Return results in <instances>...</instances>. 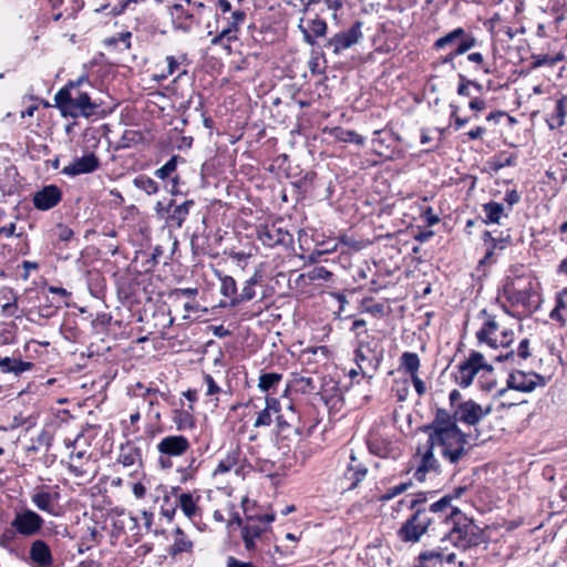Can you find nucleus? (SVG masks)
Masks as SVG:
<instances>
[{
    "label": "nucleus",
    "instance_id": "774afa93",
    "mask_svg": "<svg viewBox=\"0 0 567 567\" xmlns=\"http://www.w3.org/2000/svg\"><path fill=\"white\" fill-rule=\"evenodd\" d=\"M226 567H256V566L250 561H243L233 556H229L227 558Z\"/></svg>",
    "mask_w": 567,
    "mask_h": 567
},
{
    "label": "nucleus",
    "instance_id": "b1692460",
    "mask_svg": "<svg viewBox=\"0 0 567 567\" xmlns=\"http://www.w3.org/2000/svg\"><path fill=\"white\" fill-rule=\"evenodd\" d=\"M435 447L432 446L431 443L426 442V449L421 456V462L414 472V478L419 482H424L427 473H439L440 464L436 457L434 456L433 450Z\"/></svg>",
    "mask_w": 567,
    "mask_h": 567
},
{
    "label": "nucleus",
    "instance_id": "473e14b6",
    "mask_svg": "<svg viewBox=\"0 0 567 567\" xmlns=\"http://www.w3.org/2000/svg\"><path fill=\"white\" fill-rule=\"evenodd\" d=\"M246 17L247 14L244 10L235 9L231 11L229 17L224 19L227 22V25L223 30L238 40L237 33L239 32L241 24L245 22Z\"/></svg>",
    "mask_w": 567,
    "mask_h": 567
},
{
    "label": "nucleus",
    "instance_id": "f257e3e1",
    "mask_svg": "<svg viewBox=\"0 0 567 567\" xmlns=\"http://www.w3.org/2000/svg\"><path fill=\"white\" fill-rule=\"evenodd\" d=\"M83 82H87V78L82 76L78 81H70L55 94L56 106L64 115L73 118L102 115L101 105L93 101L86 92L79 90Z\"/></svg>",
    "mask_w": 567,
    "mask_h": 567
},
{
    "label": "nucleus",
    "instance_id": "f03ea898",
    "mask_svg": "<svg viewBox=\"0 0 567 567\" xmlns=\"http://www.w3.org/2000/svg\"><path fill=\"white\" fill-rule=\"evenodd\" d=\"M427 443H431L434 447H440L442 456L451 464H457L468 454L466 435L460 427L430 434Z\"/></svg>",
    "mask_w": 567,
    "mask_h": 567
},
{
    "label": "nucleus",
    "instance_id": "a18cd8bd",
    "mask_svg": "<svg viewBox=\"0 0 567 567\" xmlns=\"http://www.w3.org/2000/svg\"><path fill=\"white\" fill-rule=\"evenodd\" d=\"M485 246V254H484V257L482 259H480L478 261V265H477V270L478 271H485V268L493 265L495 261H496V258H495V249L497 247H499L498 245H496L495 243H492L491 244H484Z\"/></svg>",
    "mask_w": 567,
    "mask_h": 567
},
{
    "label": "nucleus",
    "instance_id": "4d7b16f0",
    "mask_svg": "<svg viewBox=\"0 0 567 567\" xmlns=\"http://www.w3.org/2000/svg\"><path fill=\"white\" fill-rule=\"evenodd\" d=\"M54 236L63 243H66L72 239L73 237V230L64 225H56V227L53 230Z\"/></svg>",
    "mask_w": 567,
    "mask_h": 567
},
{
    "label": "nucleus",
    "instance_id": "0e129e2a",
    "mask_svg": "<svg viewBox=\"0 0 567 567\" xmlns=\"http://www.w3.org/2000/svg\"><path fill=\"white\" fill-rule=\"evenodd\" d=\"M205 383L207 385V395H215L220 392V388L215 382L214 378L210 374H205L204 377Z\"/></svg>",
    "mask_w": 567,
    "mask_h": 567
},
{
    "label": "nucleus",
    "instance_id": "4be33fe9",
    "mask_svg": "<svg viewBox=\"0 0 567 567\" xmlns=\"http://www.w3.org/2000/svg\"><path fill=\"white\" fill-rule=\"evenodd\" d=\"M117 461L124 467L132 468L131 473H135L142 466V451L132 442L122 444Z\"/></svg>",
    "mask_w": 567,
    "mask_h": 567
},
{
    "label": "nucleus",
    "instance_id": "864d4df0",
    "mask_svg": "<svg viewBox=\"0 0 567 567\" xmlns=\"http://www.w3.org/2000/svg\"><path fill=\"white\" fill-rule=\"evenodd\" d=\"M467 61L475 64V70H482L485 74H489L492 71L489 66L485 63V59L482 53L473 52L467 54Z\"/></svg>",
    "mask_w": 567,
    "mask_h": 567
},
{
    "label": "nucleus",
    "instance_id": "6e6552de",
    "mask_svg": "<svg viewBox=\"0 0 567 567\" xmlns=\"http://www.w3.org/2000/svg\"><path fill=\"white\" fill-rule=\"evenodd\" d=\"M257 237L267 247L278 245L288 246L292 244V234L282 217L276 218L271 223L261 225L257 229Z\"/></svg>",
    "mask_w": 567,
    "mask_h": 567
},
{
    "label": "nucleus",
    "instance_id": "bf43d9fd",
    "mask_svg": "<svg viewBox=\"0 0 567 567\" xmlns=\"http://www.w3.org/2000/svg\"><path fill=\"white\" fill-rule=\"evenodd\" d=\"M177 504H171L169 497L165 496L163 499V505L161 507V514L166 517L168 520H172L176 513Z\"/></svg>",
    "mask_w": 567,
    "mask_h": 567
},
{
    "label": "nucleus",
    "instance_id": "052dcab7",
    "mask_svg": "<svg viewBox=\"0 0 567 567\" xmlns=\"http://www.w3.org/2000/svg\"><path fill=\"white\" fill-rule=\"evenodd\" d=\"M458 80L457 94L461 96H471L472 80L466 79L463 74H458Z\"/></svg>",
    "mask_w": 567,
    "mask_h": 567
},
{
    "label": "nucleus",
    "instance_id": "2f4dec72",
    "mask_svg": "<svg viewBox=\"0 0 567 567\" xmlns=\"http://www.w3.org/2000/svg\"><path fill=\"white\" fill-rule=\"evenodd\" d=\"M189 410H174L172 420L178 431L190 430L195 425L194 416L190 411H193V405L189 404Z\"/></svg>",
    "mask_w": 567,
    "mask_h": 567
},
{
    "label": "nucleus",
    "instance_id": "f704fd0d",
    "mask_svg": "<svg viewBox=\"0 0 567 567\" xmlns=\"http://www.w3.org/2000/svg\"><path fill=\"white\" fill-rule=\"evenodd\" d=\"M257 282H258L257 275H254L251 278H249L245 282V286L243 287L241 292L239 295L237 293V296L230 300V306L235 307L241 302L249 301V300L254 299L256 296L255 286L257 285Z\"/></svg>",
    "mask_w": 567,
    "mask_h": 567
},
{
    "label": "nucleus",
    "instance_id": "c03bdc74",
    "mask_svg": "<svg viewBox=\"0 0 567 567\" xmlns=\"http://www.w3.org/2000/svg\"><path fill=\"white\" fill-rule=\"evenodd\" d=\"M237 41L236 38L230 35L225 30H221L219 33L214 35L210 40L212 47H221L224 50L227 51L228 54L231 53V42Z\"/></svg>",
    "mask_w": 567,
    "mask_h": 567
},
{
    "label": "nucleus",
    "instance_id": "4c0bfd02",
    "mask_svg": "<svg viewBox=\"0 0 567 567\" xmlns=\"http://www.w3.org/2000/svg\"><path fill=\"white\" fill-rule=\"evenodd\" d=\"M401 368L405 371V373L413 375L419 372L420 369V358L415 352H403L401 358Z\"/></svg>",
    "mask_w": 567,
    "mask_h": 567
},
{
    "label": "nucleus",
    "instance_id": "37998d69",
    "mask_svg": "<svg viewBox=\"0 0 567 567\" xmlns=\"http://www.w3.org/2000/svg\"><path fill=\"white\" fill-rule=\"evenodd\" d=\"M199 465L200 463L197 461V458L192 456L188 460V464L186 466H182L177 470L181 476V482L186 483L187 481L194 480Z\"/></svg>",
    "mask_w": 567,
    "mask_h": 567
},
{
    "label": "nucleus",
    "instance_id": "aec40b11",
    "mask_svg": "<svg viewBox=\"0 0 567 567\" xmlns=\"http://www.w3.org/2000/svg\"><path fill=\"white\" fill-rule=\"evenodd\" d=\"M34 369V363L24 361L21 357H8L0 354V374H12L16 378Z\"/></svg>",
    "mask_w": 567,
    "mask_h": 567
},
{
    "label": "nucleus",
    "instance_id": "cd10ccee",
    "mask_svg": "<svg viewBox=\"0 0 567 567\" xmlns=\"http://www.w3.org/2000/svg\"><path fill=\"white\" fill-rule=\"evenodd\" d=\"M174 542L168 548V554L173 557L182 553H190L193 543L181 527H176L173 533Z\"/></svg>",
    "mask_w": 567,
    "mask_h": 567
},
{
    "label": "nucleus",
    "instance_id": "9d476101",
    "mask_svg": "<svg viewBox=\"0 0 567 567\" xmlns=\"http://www.w3.org/2000/svg\"><path fill=\"white\" fill-rule=\"evenodd\" d=\"M431 519L427 518L425 507H417L416 511L408 518L400 529L398 536L402 542L416 543L430 529Z\"/></svg>",
    "mask_w": 567,
    "mask_h": 567
},
{
    "label": "nucleus",
    "instance_id": "58836bf2",
    "mask_svg": "<svg viewBox=\"0 0 567 567\" xmlns=\"http://www.w3.org/2000/svg\"><path fill=\"white\" fill-rule=\"evenodd\" d=\"M238 458H239L238 450H234V451L229 452L226 455V457L221 458L218 462L216 468L214 470V475L225 474V473L230 472L237 465Z\"/></svg>",
    "mask_w": 567,
    "mask_h": 567
},
{
    "label": "nucleus",
    "instance_id": "6e6d98bb",
    "mask_svg": "<svg viewBox=\"0 0 567 567\" xmlns=\"http://www.w3.org/2000/svg\"><path fill=\"white\" fill-rule=\"evenodd\" d=\"M135 184L137 187L145 190L147 194H153L157 190V184L150 177H138L135 179Z\"/></svg>",
    "mask_w": 567,
    "mask_h": 567
},
{
    "label": "nucleus",
    "instance_id": "49530a36",
    "mask_svg": "<svg viewBox=\"0 0 567 567\" xmlns=\"http://www.w3.org/2000/svg\"><path fill=\"white\" fill-rule=\"evenodd\" d=\"M509 239V235L504 236L503 231L497 229H488L483 233L484 244L495 243L499 246V249L505 248V243Z\"/></svg>",
    "mask_w": 567,
    "mask_h": 567
},
{
    "label": "nucleus",
    "instance_id": "c9c22d12",
    "mask_svg": "<svg viewBox=\"0 0 567 567\" xmlns=\"http://www.w3.org/2000/svg\"><path fill=\"white\" fill-rule=\"evenodd\" d=\"M318 7L319 12L329 10L337 11L342 7L341 0H308L305 7L306 12L316 11Z\"/></svg>",
    "mask_w": 567,
    "mask_h": 567
},
{
    "label": "nucleus",
    "instance_id": "2eb2a0df",
    "mask_svg": "<svg viewBox=\"0 0 567 567\" xmlns=\"http://www.w3.org/2000/svg\"><path fill=\"white\" fill-rule=\"evenodd\" d=\"M567 104V97L554 99L551 96L544 97L540 107L534 111V116L542 113L550 130L558 128L564 125Z\"/></svg>",
    "mask_w": 567,
    "mask_h": 567
},
{
    "label": "nucleus",
    "instance_id": "a211bd4d",
    "mask_svg": "<svg viewBox=\"0 0 567 567\" xmlns=\"http://www.w3.org/2000/svg\"><path fill=\"white\" fill-rule=\"evenodd\" d=\"M181 491L179 487L173 488V494L176 497V504L177 507L181 508L183 514L189 519L194 520L197 517H200V508L198 506V502L200 499V496L198 494L189 493V492H183L178 493Z\"/></svg>",
    "mask_w": 567,
    "mask_h": 567
},
{
    "label": "nucleus",
    "instance_id": "72a5a7b5",
    "mask_svg": "<svg viewBox=\"0 0 567 567\" xmlns=\"http://www.w3.org/2000/svg\"><path fill=\"white\" fill-rule=\"evenodd\" d=\"M507 386L512 390H517L520 392H530L532 379H528L526 373L522 371H516L509 374L507 380Z\"/></svg>",
    "mask_w": 567,
    "mask_h": 567
},
{
    "label": "nucleus",
    "instance_id": "412c9836",
    "mask_svg": "<svg viewBox=\"0 0 567 567\" xmlns=\"http://www.w3.org/2000/svg\"><path fill=\"white\" fill-rule=\"evenodd\" d=\"M61 190L55 185H48L33 196V204L40 210L53 208L61 200Z\"/></svg>",
    "mask_w": 567,
    "mask_h": 567
},
{
    "label": "nucleus",
    "instance_id": "680f3d73",
    "mask_svg": "<svg viewBox=\"0 0 567 567\" xmlns=\"http://www.w3.org/2000/svg\"><path fill=\"white\" fill-rule=\"evenodd\" d=\"M426 501H427V494L426 493H420V494L413 496L408 502V507L410 509L416 511L417 507H425L424 504L426 503Z\"/></svg>",
    "mask_w": 567,
    "mask_h": 567
},
{
    "label": "nucleus",
    "instance_id": "6ab92c4d",
    "mask_svg": "<svg viewBox=\"0 0 567 567\" xmlns=\"http://www.w3.org/2000/svg\"><path fill=\"white\" fill-rule=\"evenodd\" d=\"M29 559L33 567H53L54 558L50 546L42 539H35L29 548Z\"/></svg>",
    "mask_w": 567,
    "mask_h": 567
},
{
    "label": "nucleus",
    "instance_id": "7ed1b4c3",
    "mask_svg": "<svg viewBox=\"0 0 567 567\" xmlns=\"http://www.w3.org/2000/svg\"><path fill=\"white\" fill-rule=\"evenodd\" d=\"M275 520L274 513L259 516H247L241 528V538L247 551L259 553L270 533V523Z\"/></svg>",
    "mask_w": 567,
    "mask_h": 567
},
{
    "label": "nucleus",
    "instance_id": "39448f33",
    "mask_svg": "<svg viewBox=\"0 0 567 567\" xmlns=\"http://www.w3.org/2000/svg\"><path fill=\"white\" fill-rule=\"evenodd\" d=\"M206 4L197 0H183L169 9L172 23L176 30L188 33L198 27L206 10Z\"/></svg>",
    "mask_w": 567,
    "mask_h": 567
},
{
    "label": "nucleus",
    "instance_id": "c756f323",
    "mask_svg": "<svg viewBox=\"0 0 567 567\" xmlns=\"http://www.w3.org/2000/svg\"><path fill=\"white\" fill-rule=\"evenodd\" d=\"M276 421L280 433H285L287 430H293L295 433L299 434L301 431L299 416L296 414L292 406H289L288 414H278Z\"/></svg>",
    "mask_w": 567,
    "mask_h": 567
},
{
    "label": "nucleus",
    "instance_id": "5701e85b",
    "mask_svg": "<svg viewBox=\"0 0 567 567\" xmlns=\"http://www.w3.org/2000/svg\"><path fill=\"white\" fill-rule=\"evenodd\" d=\"M99 158L93 153H91L80 158H75L71 164L65 166L62 172L70 176H76L92 173L99 167Z\"/></svg>",
    "mask_w": 567,
    "mask_h": 567
},
{
    "label": "nucleus",
    "instance_id": "a878e982",
    "mask_svg": "<svg viewBox=\"0 0 567 567\" xmlns=\"http://www.w3.org/2000/svg\"><path fill=\"white\" fill-rule=\"evenodd\" d=\"M299 29L302 32L303 41L309 45L316 44V38H321L326 35L328 25L324 20L316 17L308 21V25L303 27L301 23L299 24Z\"/></svg>",
    "mask_w": 567,
    "mask_h": 567
},
{
    "label": "nucleus",
    "instance_id": "69168bd1",
    "mask_svg": "<svg viewBox=\"0 0 567 567\" xmlns=\"http://www.w3.org/2000/svg\"><path fill=\"white\" fill-rule=\"evenodd\" d=\"M380 134H381V131H379V130L375 131L374 132L375 136L372 138V145L374 147V152L379 155L382 154V148H383V146H385V142H386L385 138L380 136Z\"/></svg>",
    "mask_w": 567,
    "mask_h": 567
},
{
    "label": "nucleus",
    "instance_id": "09e8293b",
    "mask_svg": "<svg viewBox=\"0 0 567 567\" xmlns=\"http://www.w3.org/2000/svg\"><path fill=\"white\" fill-rule=\"evenodd\" d=\"M476 44H477L476 38L467 34L466 31L464 30V37L460 38L457 45L455 48V53L458 55L465 54L471 49L475 48Z\"/></svg>",
    "mask_w": 567,
    "mask_h": 567
},
{
    "label": "nucleus",
    "instance_id": "9b49d317",
    "mask_svg": "<svg viewBox=\"0 0 567 567\" xmlns=\"http://www.w3.org/2000/svg\"><path fill=\"white\" fill-rule=\"evenodd\" d=\"M463 488H457L455 495H445L439 501L432 503L429 507H425L427 518L431 519V526L445 524L446 526L452 525L454 522V513L461 512L460 509L452 506V501L457 498L463 493Z\"/></svg>",
    "mask_w": 567,
    "mask_h": 567
},
{
    "label": "nucleus",
    "instance_id": "8fccbe9b",
    "mask_svg": "<svg viewBox=\"0 0 567 567\" xmlns=\"http://www.w3.org/2000/svg\"><path fill=\"white\" fill-rule=\"evenodd\" d=\"M220 292L225 297H230L231 299L237 296V285L236 280L230 276H224L220 278Z\"/></svg>",
    "mask_w": 567,
    "mask_h": 567
},
{
    "label": "nucleus",
    "instance_id": "e433bc0d",
    "mask_svg": "<svg viewBox=\"0 0 567 567\" xmlns=\"http://www.w3.org/2000/svg\"><path fill=\"white\" fill-rule=\"evenodd\" d=\"M464 37V29L463 28H455L449 33L444 34L443 37L435 40L433 48L435 50H443L444 48L449 45H453L458 42L460 38Z\"/></svg>",
    "mask_w": 567,
    "mask_h": 567
},
{
    "label": "nucleus",
    "instance_id": "dca6fc26",
    "mask_svg": "<svg viewBox=\"0 0 567 567\" xmlns=\"http://www.w3.org/2000/svg\"><path fill=\"white\" fill-rule=\"evenodd\" d=\"M491 411L492 408L489 405L483 408L475 401L467 400L456 406L457 422L468 426H476Z\"/></svg>",
    "mask_w": 567,
    "mask_h": 567
},
{
    "label": "nucleus",
    "instance_id": "bb28decb",
    "mask_svg": "<svg viewBox=\"0 0 567 567\" xmlns=\"http://www.w3.org/2000/svg\"><path fill=\"white\" fill-rule=\"evenodd\" d=\"M420 563L415 567H442L443 563L452 564L455 554H445L443 550L424 551L419 556Z\"/></svg>",
    "mask_w": 567,
    "mask_h": 567
},
{
    "label": "nucleus",
    "instance_id": "20e7f679",
    "mask_svg": "<svg viewBox=\"0 0 567 567\" xmlns=\"http://www.w3.org/2000/svg\"><path fill=\"white\" fill-rule=\"evenodd\" d=\"M453 513L454 522L447 533V539L454 544V546L462 549L480 545L483 540L482 529L462 512Z\"/></svg>",
    "mask_w": 567,
    "mask_h": 567
},
{
    "label": "nucleus",
    "instance_id": "7c9ffc66",
    "mask_svg": "<svg viewBox=\"0 0 567 567\" xmlns=\"http://www.w3.org/2000/svg\"><path fill=\"white\" fill-rule=\"evenodd\" d=\"M262 561L266 564H271L275 566H285V558L290 555L289 551L282 550L279 546L275 545L274 549H265L264 547L260 548L259 553L257 554Z\"/></svg>",
    "mask_w": 567,
    "mask_h": 567
},
{
    "label": "nucleus",
    "instance_id": "423d86ee",
    "mask_svg": "<svg viewBox=\"0 0 567 567\" xmlns=\"http://www.w3.org/2000/svg\"><path fill=\"white\" fill-rule=\"evenodd\" d=\"M483 323L476 332V338L480 344H486L492 349L499 347L507 348L514 340L512 330L503 329L496 320V316L488 313L485 309L480 312Z\"/></svg>",
    "mask_w": 567,
    "mask_h": 567
},
{
    "label": "nucleus",
    "instance_id": "de8ad7c7",
    "mask_svg": "<svg viewBox=\"0 0 567 567\" xmlns=\"http://www.w3.org/2000/svg\"><path fill=\"white\" fill-rule=\"evenodd\" d=\"M302 276L306 277L309 281H329L333 275L324 267L317 266L308 270Z\"/></svg>",
    "mask_w": 567,
    "mask_h": 567
},
{
    "label": "nucleus",
    "instance_id": "c85d7f7f",
    "mask_svg": "<svg viewBox=\"0 0 567 567\" xmlns=\"http://www.w3.org/2000/svg\"><path fill=\"white\" fill-rule=\"evenodd\" d=\"M279 402L275 398H267L266 399V408L260 411L255 420L254 426L260 427V426H268L272 422V413L279 412Z\"/></svg>",
    "mask_w": 567,
    "mask_h": 567
},
{
    "label": "nucleus",
    "instance_id": "393cba45",
    "mask_svg": "<svg viewBox=\"0 0 567 567\" xmlns=\"http://www.w3.org/2000/svg\"><path fill=\"white\" fill-rule=\"evenodd\" d=\"M368 474V467L358 461L355 455L351 453L350 463L344 472V480L349 482L347 488H355L360 482H362Z\"/></svg>",
    "mask_w": 567,
    "mask_h": 567
},
{
    "label": "nucleus",
    "instance_id": "f3484780",
    "mask_svg": "<svg viewBox=\"0 0 567 567\" xmlns=\"http://www.w3.org/2000/svg\"><path fill=\"white\" fill-rule=\"evenodd\" d=\"M455 429H458L456 408L452 411L439 408L435 411V415L432 422L423 426V432L430 435Z\"/></svg>",
    "mask_w": 567,
    "mask_h": 567
},
{
    "label": "nucleus",
    "instance_id": "5fc2aeb1",
    "mask_svg": "<svg viewBox=\"0 0 567 567\" xmlns=\"http://www.w3.org/2000/svg\"><path fill=\"white\" fill-rule=\"evenodd\" d=\"M233 4L229 0H217L216 1V13L215 17L218 20L219 18L226 19L227 13L231 14Z\"/></svg>",
    "mask_w": 567,
    "mask_h": 567
},
{
    "label": "nucleus",
    "instance_id": "e2e57ef3",
    "mask_svg": "<svg viewBox=\"0 0 567 567\" xmlns=\"http://www.w3.org/2000/svg\"><path fill=\"white\" fill-rule=\"evenodd\" d=\"M368 360L364 351H363V346L360 344L355 351H354V361L358 365V369L363 373L365 374V368H364V362Z\"/></svg>",
    "mask_w": 567,
    "mask_h": 567
},
{
    "label": "nucleus",
    "instance_id": "f8f14e48",
    "mask_svg": "<svg viewBox=\"0 0 567 567\" xmlns=\"http://www.w3.org/2000/svg\"><path fill=\"white\" fill-rule=\"evenodd\" d=\"M32 504L41 512L52 516L60 515L59 501L61 498L60 487L58 485H41L33 489L31 496Z\"/></svg>",
    "mask_w": 567,
    "mask_h": 567
},
{
    "label": "nucleus",
    "instance_id": "3c124183",
    "mask_svg": "<svg viewBox=\"0 0 567 567\" xmlns=\"http://www.w3.org/2000/svg\"><path fill=\"white\" fill-rule=\"evenodd\" d=\"M178 156H172L162 167L155 171V176L161 179H166L173 172H175L177 166Z\"/></svg>",
    "mask_w": 567,
    "mask_h": 567
},
{
    "label": "nucleus",
    "instance_id": "4468645a",
    "mask_svg": "<svg viewBox=\"0 0 567 567\" xmlns=\"http://www.w3.org/2000/svg\"><path fill=\"white\" fill-rule=\"evenodd\" d=\"M362 21H355L349 29L333 34L324 47L331 49L333 54L340 55L362 40Z\"/></svg>",
    "mask_w": 567,
    "mask_h": 567
},
{
    "label": "nucleus",
    "instance_id": "13d9d810",
    "mask_svg": "<svg viewBox=\"0 0 567 567\" xmlns=\"http://www.w3.org/2000/svg\"><path fill=\"white\" fill-rule=\"evenodd\" d=\"M338 137L340 141L347 143H355L358 145L364 143V138L354 131H342Z\"/></svg>",
    "mask_w": 567,
    "mask_h": 567
},
{
    "label": "nucleus",
    "instance_id": "ddd939ff",
    "mask_svg": "<svg viewBox=\"0 0 567 567\" xmlns=\"http://www.w3.org/2000/svg\"><path fill=\"white\" fill-rule=\"evenodd\" d=\"M481 370L491 371L492 367L485 362L482 353L472 351L468 358L458 364L455 381L460 386L467 388Z\"/></svg>",
    "mask_w": 567,
    "mask_h": 567
},
{
    "label": "nucleus",
    "instance_id": "a19ab883",
    "mask_svg": "<svg viewBox=\"0 0 567 567\" xmlns=\"http://www.w3.org/2000/svg\"><path fill=\"white\" fill-rule=\"evenodd\" d=\"M282 379V374L270 372L262 373L258 380V388L262 392H269L271 389H276Z\"/></svg>",
    "mask_w": 567,
    "mask_h": 567
},
{
    "label": "nucleus",
    "instance_id": "603ef678",
    "mask_svg": "<svg viewBox=\"0 0 567 567\" xmlns=\"http://www.w3.org/2000/svg\"><path fill=\"white\" fill-rule=\"evenodd\" d=\"M563 58L564 56L561 53H556L554 55H550V54L534 55L533 66L537 68V66H542V65H553V64L561 61Z\"/></svg>",
    "mask_w": 567,
    "mask_h": 567
},
{
    "label": "nucleus",
    "instance_id": "ea45409f",
    "mask_svg": "<svg viewBox=\"0 0 567 567\" xmlns=\"http://www.w3.org/2000/svg\"><path fill=\"white\" fill-rule=\"evenodd\" d=\"M315 178V172H307L302 175V177L292 182L291 185L297 189L299 195H305L313 189Z\"/></svg>",
    "mask_w": 567,
    "mask_h": 567
},
{
    "label": "nucleus",
    "instance_id": "0eeeda50",
    "mask_svg": "<svg viewBox=\"0 0 567 567\" xmlns=\"http://www.w3.org/2000/svg\"><path fill=\"white\" fill-rule=\"evenodd\" d=\"M43 525L42 516L28 507L17 509L10 523L11 533L25 538L39 535Z\"/></svg>",
    "mask_w": 567,
    "mask_h": 567
},
{
    "label": "nucleus",
    "instance_id": "1a4fd4ad",
    "mask_svg": "<svg viewBox=\"0 0 567 567\" xmlns=\"http://www.w3.org/2000/svg\"><path fill=\"white\" fill-rule=\"evenodd\" d=\"M190 447V443L184 435H167L156 445L159 454L158 464L167 470L173 466L172 458L184 455Z\"/></svg>",
    "mask_w": 567,
    "mask_h": 567
},
{
    "label": "nucleus",
    "instance_id": "79ce46f5",
    "mask_svg": "<svg viewBox=\"0 0 567 567\" xmlns=\"http://www.w3.org/2000/svg\"><path fill=\"white\" fill-rule=\"evenodd\" d=\"M4 298L8 299L6 303L1 306L2 313L8 317H18V296L14 293L12 289H6Z\"/></svg>",
    "mask_w": 567,
    "mask_h": 567
},
{
    "label": "nucleus",
    "instance_id": "338daca9",
    "mask_svg": "<svg viewBox=\"0 0 567 567\" xmlns=\"http://www.w3.org/2000/svg\"><path fill=\"white\" fill-rule=\"evenodd\" d=\"M368 447L370 452L375 455L384 456L386 454V449L384 446H381L377 440H369Z\"/></svg>",
    "mask_w": 567,
    "mask_h": 567
}]
</instances>
